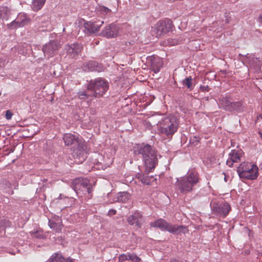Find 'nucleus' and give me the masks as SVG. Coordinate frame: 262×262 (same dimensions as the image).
Listing matches in <instances>:
<instances>
[{
	"label": "nucleus",
	"instance_id": "f257e3e1",
	"mask_svg": "<svg viewBox=\"0 0 262 262\" xmlns=\"http://www.w3.org/2000/svg\"><path fill=\"white\" fill-rule=\"evenodd\" d=\"M138 154L142 155L146 167V171L150 172L155 168L158 162L157 151L149 145H139L135 150Z\"/></svg>",
	"mask_w": 262,
	"mask_h": 262
},
{
	"label": "nucleus",
	"instance_id": "f03ea898",
	"mask_svg": "<svg viewBox=\"0 0 262 262\" xmlns=\"http://www.w3.org/2000/svg\"><path fill=\"white\" fill-rule=\"evenodd\" d=\"M159 132L167 136H172L177 130L179 123L174 116L165 118L159 124Z\"/></svg>",
	"mask_w": 262,
	"mask_h": 262
},
{
	"label": "nucleus",
	"instance_id": "7ed1b4c3",
	"mask_svg": "<svg viewBox=\"0 0 262 262\" xmlns=\"http://www.w3.org/2000/svg\"><path fill=\"white\" fill-rule=\"evenodd\" d=\"M108 83L102 78H97L90 81L88 85V90L92 92L95 97H101L108 89Z\"/></svg>",
	"mask_w": 262,
	"mask_h": 262
},
{
	"label": "nucleus",
	"instance_id": "20e7f679",
	"mask_svg": "<svg viewBox=\"0 0 262 262\" xmlns=\"http://www.w3.org/2000/svg\"><path fill=\"white\" fill-rule=\"evenodd\" d=\"M199 182L197 175L191 172L187 177L177 179V186L181 192L187 193L192 190L193 187Z\"/></svg>",
	"mask_w": 262,
	"mask_h": 262
},
{
	"label": "nucleus",
	"instance_id": "39448f33",
	"mask_svg": "<svg viewBox=\"0 0 262 262\" xmlns=\"http://www.w3.org/2000/svg\"><path fill=\"white\" fill-rule=\"evenodd\" d=\"M258 167L250 163H243L237 168V172L242 179L254 180L258 176Z\"/></svg>",
	"mask_w": 262,
	"mask_h": 262
},
{
	"label": "nucleus",
	"instance_id": "423d86ee",
	"mask_svg": "<svg viewBox=\"0 0 262 262\" xmlns=\"http://www.w3.org/2000/svg\"><path fill=\"white\" fill-rule=\"evenodd\" d=\"M172 24L170 20H159L152 27L151 33L156 37H160L171 31L172 29Z\"/></svg>",
	"mask_w": 262,
	"mask_h": 262
},
{
	"label": "nucleus",
	"instance_id": "0eeeda50",
	"mask_svg": "<svg viewBox=\"0 0 262 262\" xmlns=\"http://www.w3.org/2000/svg\"><path fill=\"white\" fill-rule=\"evenodd\" d=\"M72 186L77 194L79 193L78 192L79 190L86 191L88 193H90L92 191V184L87 179L76 178L73 181Z\"/></svg>",
	"mask_w": 262,
	"mask_h": 262
},
{
	"label": "nucleus",
	"instance_id": "6e6552de",
	"mask_svg": "<svg viewBox=\"0 0 262 262\" xmlns=\"http://www.w3.org/2000/svg\"><path fill=\"white\" fill-rule=\"evenodd\" d=\"M31 21L30 18L24 13H19L15 19L11 23L7 24L9 29L13 30L17 28L23 27Z\"/></svg>",
	"mask_w": 262,
	"mask_h": 262
},
{
	"label": "nucleus",
	"instance_id": "1a4fd4ad",
	"mask_svg": "<svg viewBox=\"0 0 262 262\" xmlns=\"http://www.w3.org/2000/svg\"><path fill=\"white\" fill-rule=\"evenodd\" d=\"M61 45L57 40H53L45 45L43 47L42 51L46 56L52 57L57 53Z\"/></svg>",
	"mask_w": 262,
	"mask_h": 262
},
{
	"label": "nucleus",
	"instance_id": "9d476101",
	"mask_svg": "<svg viewBox=\"0 0 262 262\" xmlns=\"http://www.w3.org/2000/svg\"><path fill=\"white\" fill-rule=\"evenodd\" d=\"M240 59L246 64L249 65L254 68L259 67L261 65V62L257 58H254L251 54H247L246 55H239Z\"/></svg>",
	"mask_w": 262,
	"mask_h": 262
},
{
	"label": "nucleus",
	"instance_id": "9b49d317",
	"mask_svg": "<svg viewBox=\"0 0 262 262\" xmlns=\"http://www.w3.org/2000/svg\"><path fill=\"white\" fill-rule=\"evenodd\" d=\"M146 62L150 66L151 69L155 73H158L163 66L162 60L158 56H148L147 58Z\"/></svg>",
	"mask_w": 262,
	"mask_h": 262
},
{
	"label": "nucleus",
	"instance_id": "f8f14e48",
	"mask_svg": "<svg viewBox=\"0 0 262 262\" xmlns=\"http://www.w3.org/2000/svg\"><path fill=\"white\" fill-rule=\"evenodd\" d=\"M119 32V28L114 24L106 26L102 31L101 34L103 36L107 38L116 37Z\"/></svg>",
	"mask_w": 262,
	"mask_h": 262
},
{
	"label": "nucleus",
	"instance_id": "ddd939ff",
	"mask_svg": "<svg viewBox=\"0 0 262 262\" xmlns=\"http://www.w3.org/2000/svg\"><path fill=\"white\" fill-rule=\"evenodd\" d=\"M103 24V21H96L94 22H86L84 23L83 27L86 33H94L99 30L100 27Z\"/></svg>",
	"mask_w": 262,
	"mask_h": 262
},
{
	"label": "nucleus",
	"instance_id": "4468645a",
	"mask_svg": "<svg viewBox=\"0 0 262 262\" xmlns=\"http://www.w3.org/2000/svg\"><path fill=\"white\" fill-rule=\"evenodd\" d=\"M49 225L51 229H53L56 232H60L63 226L61 217L54 214L52 218L49 219Z\"/></svg>",
	"mask_w": 262,
	"mask_h": 262
},
{
	"label": "nucleus",
	"instance_id": "2eb2a0df",
	"mask_svg": "<svg viewBox=\"0 0 262 262\" xmlns=\"http://www.w3.org/2000/svg\"><path fill=\"white\" fill-rule=\"evenodd\" d=\"M243 152L241 150H233L229 154V158L227 160L226 163L229 166L231 167L233 163L238 162L241 161Z\"/></svg>",
	"mask_w": 262,
	"mask_h": 262
},
{
	"label": "nucleus",
	"instance_id": "dca6fc26",
	"mask_svg": "<svg viewBox=\"0 0 262 262\" xmlns=\"http://www.w3.org/2000/svg\"><path fill=\"white\" fill-rule=\"evenodd\" d=\"M167 231L173 234H185L188 232L187 227L183 225H171L168 227Z\"/></svg>",
	"mask_w": 262,
	"mask_h": 262
},
{
	"label": "nucleus",
	"instance_id": "f3484780",
	"mask_svg": "<svg viewBox=\"0 0 262 262\" xmlns=\"http://www.w3.org/2000/svg\"><path fill=\"white\" fill-rule=\"evenodd\" d=\"M72 156L75 160L74 162L77 164L82 163L86 158V154L81 147L73 150Z\"/></svg>",
	"mask_w": 262,
	"mask_h": 262
},
{
	"label": "nucleus",
	"instance_id": "a211bd4d",
	"mask_svg": "<svg viewBox=\"0 0 262 262\" xmlns=\"http://www.w3.org/2000/svg\"><path fill=\"white\" fill-rule=\"evenodd\" d=\"M82 48V45L79 43H73L66 46L68 55L72 58L77 56L81 52Z\"/></svg>",
	"mask_w": 262,
	"mask_h": 262
},
{
	"label": "nucleus",
	"instance_id": "6ab92c4d",
	"mask_svg": "<svg viewBox=\"0 0 262 262\" xmlns=\"http://www.w3.org/2000/svg\"><path fill=\"white\" fill-rule=\"evenodd\" d=\"M141 217L142 215L140 214H134L128 217L127 221L131 225L135 224L138 227H140L141 220L140 219H141Z\"/></svg>",
	"mask_w": 262,
	"mask_h": 262
},
{
	"label": "nucleus",
	"instance_id": "aec40b11",
	"mask_svg": "<svg viewBox=\"0 0 262 262\" xmlns=\"http://www.w3.org/2000/svg\"><path fill=\"white\" fill-rule=\"evenodd\" d=\"M150 225L154 227H158L162 230L167 231V228L169 224L167 223L163 219H159L150 223Z\"/></svg>",
	"mask_w": 262,
	"mask_h": 262
},
{
	"label": "nucleus",
	"instance_id": "412c9836",
	"mask_svg": "<svg viewBox=\"0 0 262 262\" xmlns=\"http://www.w3.org/2000/svg\"><path fill=\"white\" fill-rule=\"evenodd\" d=\"M130 196V194L127 192H120L116 195L114 200L118 202L124 203L129 199Z\"/></svg>",
	"mask_w": 262,
	"mask_h": 262
},
{
	"label": "nucleus",
	"instance_id": "4be33fe9",
	"mask_svg": "<svg viewBox=\"0 0 262 262\" xmlns=\"http://www.w3.org/2000/svg\"><path fill=\"white\" fill-rule=\"evenodd\" d=\"M138 179L142 184L145 185H150L152 183L156 181V179L152 176H149L146 174H138Z\"/></svg>",
	"mask_w": 262,
	"mask_h": 262
},
{
	"label": "nucleus",
	"instance_id": "5701e85b",
	"mask_svg": "<svg viewBox=\"0 0 262 262\" xmlns=\"http://www.w3.org/2000/svg\"><path fill=\"white\" fill-rule=\"evenodd\" d=\"M63 139L66 145H70L77 141V137L71 134H67L63 136Z\"/></svg>",
	"mask_w": 262,
	"mask_h": 262
},
{
	"label": "nucleus",
	"instance_id": "b1692460",
	"mask_svg": "<svg viewBox=\"0 0 262 262\" xmlns=\"http://www.w3.org/2000/svg\"><path fill=\"white\" fill-rule=\"evenodd\" d=\"M244 105L242 102H233L231 103L230 105L229 106V109L228 111H237V112H242L243 110Z\"/></svg>",
	"mask_w": 262,
	"mask_h": 262
},
{
	"label": "nucleus",
	"instance_id": "393cba45",
	"mask_svg": "<svg viewBox=\"0 0 262 262\" xmlns=\"http://www.w3.org/2000/svg\"><path fill=\"white\" fill-rule=\"evenodd\" d=\"M10 14L9 9L6 6L0 7V18L3 20H7Z\"/></svg>",
	"mask_w": 262,
	"mask_h": 262
},
{
	"label": "nucleus",
	"instance_id": "a878e982",
	"mask_svg": "<svg viewBox=\"0 0 262 262\" xmlns=\"http://www.w3.org/2000/svg\"><path fill=\"white\" fill-rule=\"evenodd\" d=\"M46 0H33L32 2V8L34 11H38L41 9L44 5Z\"/></svg>",
	"mask_w": 262,
	"mask_h": 262
},
{
	"label": "nucleus",
	"instance_id": "bb28decb",
	"mask_svg": "<svg viewBox=\"0 0 262 262\" xmlns=\"http://www.w3.org/2000/svg\"><path fill=\"white\" fill-rule=\"evenodd\" d=\"M49 262H64V257L59 253H54L49 259Z\"/></svg>",
	"mask_w": 262,
	"mask_h": 262
},
{
	"label": "nucleus",
	"instance_id": "cd10ccee",
	"mask_svg": "<svg viewBox=\"0 0 262 262\" xmlns=\"http://www.w3.org/2000/svg\"><path fill=\"white\" fill-rule=\"evenodd\" d=\"M220 102L223 108L226 111H228V110L229 109V106L231 103L229 98L227 97L222 98L220 99Z\"/></svg>",
	"mask_w": 262,
	"mask_h": 262
},
{
	"label": "nucleus",
	"instance_id": "c85d7f7f",
	"mask_svg": "<svg viewBox=\"0 0 262 262\" xmlns=\"http://www.w3.org/2000/svg\"><path fill=\"white\" fill-rule=\"evenodd\" d=\"M219 213H229L231 208L228 203H224L221 204L219 207Z\"/></svg>",
	"mask_w": 262,
	"mask_h": 262
},
{
	"label": "nucleus",
	"instance_id": "c756f323",
	"mask_svg": "<svg viewBox=\"0 0 262 262\" xmlns=\"http://www.w3.org/2000/svg\"><path fill=\"white\" fill-rule=\"evenodd\" d=\"M90 91H88L87 90L86 92H81L79 93V97L81 99H85L88 98L90 96H93L92 95V92H91V93H89V92Z\"/></svg>",
	"mask_w": 262,
	"mask_h": 262
},
{
	"label": "nucleus",
	"instance_id": "7c9ffc66",
	"mask_svg": "<svg viewBox=\"0 0 262 262\" xmlns=\"http://www.w3.org/2000/svg\"><path fill=\"white\" fill-rule=\"evenodd\" d=\"M96 10L103 14H107L111 11L110 9L103 6H99L96 8Z\"/></svg>",
	"mask_w": 262,
	"mask_h": 262
},
{
	"label": "nucleus",
	"instance_id": "2f4dec72",
	"mask_svg": "<svg viewBox=\"0 0 262 262\" xmlns=\"http://www.w3.org/2000/svg\"><path fill=\"white\" fill-rule=\"evenodd\" d=\"M192 78L191 76H189L183 81V84L187 86L188 88H190L191 86V82Z\"/></svg>",
	"mask_w": 262,
	"mask_h": 262
},
{
	"label": "nucleus",
	"instance_id": "473e14b6",
	"mask_svg": "<svg viewBox=\"0 0 262 262\" xmlns=\"http://www.w3.org/2000/svg\"><path fill=\"white\" fill-rule=\"evenodd\" d=\"M178 40L175 39L168 38L166 41H165V44L167 46H174L178 44Z\"/></svg>",
	"mask_w": 262,
	"mask_h": 262
},
{
	"label": "nucleus",
	"instance_id": "72a5a7b5",
	"mask_svg": "<svg viewBox=\"0 0 262 262\" xmlns=\"http://www.w3.org/2000/svg\"><path fill=\"white\" fill-rule=\"evenodd\" d=\"M12 115H13V114L10 111L8 110L6 112L5 116H6V118L7 119H8V120L11 119Z\"/></svg>",
	"mask_w": 262,
	"mask_h": 262
},
{
	"label": "nucleus",
	"instance_id": "f704fd0d",
	"mask_svg": "<svg viewBox=\"0 0 262 262\" xmlns=\"http://www.w3.org/2000/svg\"><path fill=\"white\" fill-rule=\"evenodd\" d=\"M127 259H128V255H126V254H122L120 255L119 256V261H123Z\"/></svg>",
	"mask_w": 262,
	"mask_h": 262
},
{
	"label": "nucleus",
	"instance_id": "c9c22d12",
	"mask_svg": "<svg viewBox=\"0 0 262 262\" xmlns=\"http://www.w3.org/2000/svg\"><path fill=\"white\" fill-rule=\"evenodd\" d=\"M135 259H139V258H138L137 256H136L135 255H132L130 254L128 255V259H131L132 260H134Z\"/></svg>",
	"mask_w": 262,
	"mask_h": 262
},
{
	"label": "nucleus",
	"instance_id": "e433bc0d",
	"mask_svg": "<svg viewBox=\"0 0 262 262\" xmlns=\"http://www.w3.org/2000/svg\"><path fill=\"white\" fill-rule=\"evenodd\" d=\"M33 234L36 238H40L42 237V235H40V234H39V233L38 232H34L33 233Z\"/></svg>",
	"mask_w": 262,
	"mask_h": 262
},
{
	"label": "nucleus",
	"instance_id": "4c0bfd02",
	"mask_svg": "<svg viewBox=\"0 0 262 262\" xmlns=\"http://www.w3.org/2000/svg\"><path fill=\"white\" fill-rule=\"evenodd\" d=\"M3 225L5 227L9 226V223L8 221H3Z\"/></svg>",
	"mask_w": 262,
	"mask_h": 262
},
{
	"label": "nucleus",
	"instance_id": "58836bf2",
	"mask_svg": "<svg viewBox=\"0 0 262 262\" xmlns=\"http://www.w3.org/2000/svg\"><path fill=\"white\" fill-rule=\"evenodd\" d=\"M200 89L202 91H205L207 90V86H201L200 87Z\"/></svg>",
	"mask_w": 262,
	"mask_h": 262
},
{
	"label": "nucleus",
	"instance_id": "ea45409f",
	"mask_svg": "<svg viewBox=\"0 0 262 262\" xmlns=\"http://www.w3.org/2000/svg\"><path fill=\"white\" fill-rule=\"evenodd\" d=\"M258 21L262 24V14L260 15L258 17Z\"/></svg>",
	"mask_w": 262,
	"mask_h": 262
},
{
	"label": "nucleus",
	"instance_id": "a19ab883",
	"mask_svg": "<svg viewBox=\"0 0 262 262\" xmlns=\"http://www.w3.org/2000/svg\"><path fill=\"white\" fill-rule=\"evenodd\" d=\"M170 262H179V260H178L176 259H172L170 260Z\"/></svg>",
	"mask_w": 262,
	"mask_h": 262
},
{
	"label": "nucleus",
	"instance_id": "79ce46f5",
	"mask_svg": "<svg viewBox=\"0 0 262 262\" xmlns=\"http://www.w3.org/2000/svg\"><path fill=\"white\" fill-rule=\"evenodd\" d=\"M64 262H73V261L72 259H65Z\"/></svg>",
	"mask_w": 262,
	"mask_h": 262
},
{
	"label": "nucleus",
	"instance_id": "37998d69",
	"mask_svg": "<svg viewBox=\"0 0 262 262\" xmlns=\"http://www.w3.org/2000/svg\"><path fill=\"white\" fill-rule=\"evenodd\" d=\"M113 212L114 213H116V211L114 210H110L108 212V213H111V212Z\"/></svg>",
	"mask_w": 262,
	"mask_h": 262
},
{
	"label": "nucleus",
	"instance_id": "c03bdc74",
	"mask_svg": "<svg viewBox=\"0 0 262 262\" xmlns=\"http://www.w3.org/2000/svg\"><path fill=\"white\" fill-rule=\"evenodd\" d=\"M64 30H65V28H64L63 29V31H64Z\"/></svg>",
	"mask_w": 262,
	"mask_h": 262
},
{
	"label": "nucleus",
	"instance_id": "a18cd8bd",
	"mask_svg": "<svg viewBox=\"0 0 262 262\" xmlns=\"http://www.w3.org/2000/svg\"><path fill=\"white\" fill-rule=\"evenodd\" d=\"M224 179H225V180L226 181V177H225Z\"/></svg>",
	"mask_w": 262,
	"mask_h": 262
},
{
	"label": "nucleus",
	"instance_id": "49530a36",
	"mask_svg": "<svg viewBox=\"0 0 262 262\" xmlns=\"http://www.w3.org/2000/svg\"><path fill=\"white\" fill-rule=\"evenodd\" d=\"M1 94H2V93H1V92H0V95H1Z\"/></svg>",
	"mask_w": 262,
	"mask_h": 262
}]
</instances>
